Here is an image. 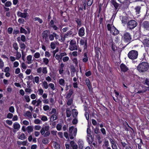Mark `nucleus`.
I'll use <instances>...</instances> for the list:
<instances>
[{
	"instance_id": "obj_23",
	"label": "nucleus",
	"mask_w": 149,
	"mask_h": 149,
	"mask_svg": "<svg viewBox=\"0 0 149 149\" xmlns=\"http://www.w3.org/2000/svg\"><path fill=\"white\" fill-rule=\"evenodd\" d=\"M70 143L73 149H77V145L74 143L73 141H71L70 142Z\"/></svg>"
},
{
	"instance_id": "obj_50",
	"label": "nucleus",
	"mask_w": 149,
	"mask_h": 149,
	"mask_svg": "<svg viewBox=\"0 0 149 149\" xmlns=\"http://www.w3.org/2000/svg\"><path fill=\"white\" fill-rule=\"evenodd\" d=\"M4 66V63L0 58V69H2Z\"/></svg>"
},
{
	"instance_id": "obj_4",
	"label": "nucleus",
	"mask_w": 149,
	"mask_h": 149,
	"mask_svg": "<svg viewBox=\"0 0 149 149\" xmlns=\"http://www.w3.org/2000/svg\"><path fill=\"white\" fill-rule=\"evenodd\" d=\"M77 130L76 128L71 126L69 128V136L71 139H74V136H75L77 134Z\"/></svg>"
},
{
	"instance_id": "obj_13",
	"label": "nucleus",
	"mask_w": 149,
	"mask_h": 149,
	"mask_svg": "<svg viewBox=\"0 0 149 149\" xmlns=\"http://www.w3.org/2000/svg\"><path fill=\"white\" fill-rule=\"evenodd\" d=\"M143 27L146 30H149V22L146 21L144 22L142 24Z\"/></svg>"
},
{
	"instance_id": "obj_33",
	"label": "nucleus",
	"mask_w": 149,
	"mask_h": 149,
	"mask_svg": "<svg viewBox=\"0 0 149 149\" xmlns=\"http://www.w3.org/2000/svg\"><path fill=\"white\" fill-rule=\"evenodd\" d=\"M73 93V90L71 89H70L69 90L68 93L67 94V97L68 98H70V96H71V95H72Z\"/></svg>"
},
{
	"instance_id": "obj_7",
	"label": "nucleus",
	"mask_w": 149,
	"mask_h": 149,
	"mask_svg": "<svg viewBox=\"0 0 149 149\" xmlns=\"http://www.w3.org/2000/svg\"><path fill=\"white\" fill-rule=\"evenodd\" d=\"M76 42L75 40H72L70 42L69 49L71 51L77 50V47L76 45Z\"/></svg>"
},
{
	"instance_id": "obj_10",
	"label": "nucleus",
	"mask_w": 149,
	"mask_h": 149,
	"mask_svg": "<svg viewBox=\"0 0 149 149\" xmlns=\"http://www.w3.org/2000/svg\"><path fill=\"white\" fill-rule=\"evenodd\" d=\"M78 34L79 36L81 37H82L84 35L85 29L83 27H81L79 29Z\"/></svg>"
},
{
	"instance_id": "obj_39",
	"label": "nucleus",
	"mask_w": 149,
	"mask_h": 149,
	"mask_svg": "<svg viewBox=\"0 0 149 149\" xmlns=\"http://www.w3.org/2000/svg\"><path fill=\"white\" fill-rule=\"evenodd\" d=\"M62 127V124L61 123L58 124L56 126V128L58 130L60 131Z\"/></svg>"
},
{
	"instance_id": "obj_30",
	"label": "nucleus",
	"mask_w": 149,
	"mask_h": 149,
	"mask_svg": "<svg viewBox=\"0 0 149 149\" xmlns=\"http://www.w3.org/2000/svg\"><path fill=\"white\" fill-rule=\"evenodd\" d=\"M72 111L73 112L72 115L73 117H76L78 114V112L77 111V109H73Z\"/></svg>"
},
{
	"instance_id": "obj_44",
	"label": "nucleus",
	"mask_w": 149,
	"mask_h": 149,
	"mask_svg": "<svg viewBox=\"0 0 149 149\" xmlns=\"http://www.w3.org/2000/svg\"><path fill=\"white\" fill-rule=\"evenodd\" d=\"M136 14H139L140 12L141 7L139 6H137L135 8Z\"/></svg>"
},
{
	"instance_id": "obj_42",
	"label": "nucleus",
	"mask_w": 149,
	"mask_h": 149,
	"mask_svg": "<svg viewBox=\"0 0 149 149\" xmlns=\"http://www.w3.org/2000/svg\"><path fill=\"white\" fill-rule=\"evenodd\" d=\"M9 110L10 112L13 113L15 112V108L13 106H11L9 107Z\"/></svg>"
},
{
	"instance_id": "obj_22",
	"label": "nucleus",
	"mask_w": 149,
	"mask_h": 149,
	"mask_svg": "<svg viewBox=\"0 0 149 149\" xmlns=\"http://www.w3.org/2000/svg\"><path fill=\"white\" fill-rule=\"evenodd\" d=\"M79 148L80 149H82L84 146V142L83 141L79 140L78 141Z\"/></svg>"
},
{
	"instance_id": "obj_3",
	"label": "nucleus",
	"mask_w": 149,
	"mask_h": 149,
	"mask_svg": "<svg viewBox=\"0 0 149 149\" xmlns=\"http://www.w3.org/2000/svg\"><path fill=\"white\" fill-rule=\"evenodd\" d=\"M108 30L114 35H116L119 33V31L114 27L112 23L108 24L107 25Z\"/></svg>"
},
{
	"instance_id": "obj_49",
	"label": "nucleus",
	"mask_w": 149,
	"mask_h": 149,
	"mask_svg": "<svg viewBox=\"0 0 149 149\" xmlns=\"http://www.w3.org/2000/svg\"><path fill=\"white\" fill-rule=\"evenodd\" d=\"M39 77L38 76L35 77L34 78L35 82L37 84L39 83Z\"/></svg>"
},
{
	"instance_id": "obj_53",
	"label": "nucleus",
	"mask_w": 149,
	"mask_h": 149,
	"mask_svg": "<svg viewBox=\"0 0 149 149\" xmlns=\"http://www.w3.org/2000/svg\"><path fill=\"white\" fill-rule=\"evenodd\" d=\"M20 32L21 33H24L25 34L27 33V32L24 29L21 27L20 29Z\"/></svg>"
},
{
	"instance_id": "obj_9",
	"label": "nucleus",
	"mask_w": 149,
	"mask_h": 149,
	"mask_svg": "<svg viewBox=\"0 0 149 149\" xmlns=\"http://www.w3.org/2000/svg\"><path fill=\"white\" fill-rule=\"evenodd\" d=\"M142 43L145 47H149V37H145L143 40Z\"/></svg>"
},
{
	"instance_id": "obj_19",
	"label": "nucleus",
	"mask_w": 149,
	"mask_h": 149,
	"mask_svg": "<svg viewBox=\"0 0 149 149\" xmlns=\"http://www.w3.org/2000/svg\"><path fill=\"white\" fill-rule=\"evenodd\" d=\"M23 115L24 116L30 118H31L32 117L31 113L29 111H27L24 113Z\"/></svg>"
},
{
	"instance_id": "obj_18",
	"label": "nucleus",
	"mask_w": 149,
	"mask_h": 149,
	"mask_svg": "<svg viewBox=\"0 0 149 149\" xmlns=\"http://www.w3.org/2000/svg\"><path fill=\"white\" fill-rule=\"evenodd\" d=\"M80 44L81 45H84V48H86V47L87 40L84 39H81L80 40Z\"/></svg>"
},
{
	"instance_id": "obj_11",
	"label": "nucleus",
	"mask_w": 149,
	"mask_h": 149,
	"mask_svg": "<svg viewBox=\"0 0 149 149\" xmlns=\"http://www.w3.org/2000/svg\"><path fill=\"white\" fill-rule=\"evenodd\" d=\"M28 13H22L21 12L18 11L17 13V15L19 17L26 18L27 16Z\"/></svg>"
},
{
	"instance_id": "obj_29",
	"label": "nucleus",
	"mask_w": 149,
	"mask_h": 149,
	"mask_svg": "<svg viewBox=\"0 0 149 149\" xmlns=\"http://www.w3.org/2000/svg\"><path fill=\"white\" fill-rule=\"evenodd\" d=\"M42 86L43 88H45V89H47L48 88V83L46 81H44L42 82Z\"/></svg>"
},
{
	"instance_id": "obj_20",
	"label": "nucleus",
	"mask_w": 149,
	"mask_h": 149,
	"mask_svg": "<svg viewBox=\"0 0 149 149\" xmlns=\"http://www.w3.org/2000/svg\"><path fill=\"white\" fill-rule=\"evenodd\" d=\"M26 130L27 132L29 133L32 132L33 131V127L32 126H28L26 128Z\"/></svg>"
},
{
	"instance_id": "obj_58",
	"label": "nucleus",
	"mask_w": 149,
	"mask_h": 149,
	"mask_svg": "<svg viewBox=\"0 0 149 149\" xmlns=\"http://www.w3.org/2000/svg\"><path fill=\"white\" fill-rule=\"evenodd\" d=\"M42 102L41 100L40 99H38L37 100V103L36 105V107L40 105H41L42 104Z\"/></svg>"
},
{
	"instance_id": "obj_32",
	"label": "nucleus",
	"mask_w": 149,
	"mask_h": 149,
	"mask_svg": "<svg viewBox=\"0 0 149 149\" xmlns=\"http://www.w3.org/2000/svg\"><path fill=\"white\" fill-rule=\"evenodd\" d=\"M42 60L43 63L45 65H48L49 63V60L47 58H43Z\"/></svg>"
},
{
	"instance_id": "obj_46",
	"label": "nucleus",
	"mask_w": 149,
	"mask_h": 149,
	"mask_svg": "<svg viewBox=\"0 0 149 149\" xmlns=\"http://www.w3.org/2000/svg\"><path fill=\"white\" fill-rule=\"evenodd\" d=\"M43 110L45 111H46L49 110L50 109V107H49L48 105H44L43 107Z\"/></svg>"
},
{
	"instance_id": "obj_47",
	"label": "nucleus",
	"mask_w": 149,
	"mask_h": 149,
	"mask_svg": "<svg viewBox=\"0 0 149 149\" xmlns=\"http://www.w3.org/2000/svg\"><path fill=\"white\" fill-rule=\"evenodd\" d=\"M24 98L25 100L27 102H29L30 101V98L29 97V96L27 95H25L24 96Z\"/></svg>"
},
{
	"instance_id": "obj_38",
	"label": "nucleus",
	"mask_w": 149,
	"mask_h": 149,
	"mask_svg": "<svg viewBox=\"0 0 149 149\" xmlns=\"http://www.w3.org/2000/svg\"><path fill=\"white\" fill-rule=\"evenodd\" d=\"M57 118V114H54L51 116V119H52L53 121L56 120Z\"/></svg>"
},
{
	"instance_id": "obj_62",
	"label": "nucleus",
	"mask_w": 149,
	"mask_h": 149,
	"mask_svg": "<svg viewBox=\"0 0 149 149\" xmlns=\"http://www.w3.org/2000/svg\"><path fill=\"white\" fill-rule=\"evenodd\" d=\"M19 65V63L18 62L16 61L13 63V67L14 68H17L18 67Z\"/></svg>"
},
{
	"instance_id": "obj_41",
	"label": "nucleus",
	"mask_w": 149,
	"mask_h": 149,
	"mask_svg": "<svg viewBox=\"0 0 149 149\" xmlns=\"http://www.w3.org/2000/svg\"><path fill=\"white\" fill-rule=\"evenodd\" d=\"M34 20L35 21H37L40 24L42 23L43 21L42 19H40L38 17H36L34 18Z\"/></svg>"
},
{
	"instance_id": "obj_59",
	"label": "nucleus",
	"mask_w": 149,
	"mask_h": 149,
	"mask_svg": "<svg viewBox=\"0 0 149 149\" xmlns=\"http://www.w3.org/2000/svg\"><path fill=\"white\" fill-rule=\"evenodd\" d=\"M69 59L68 57L66 56L63 57L62 60L64 62H66L68 61Z\"/></svg>"
},
{
	"instance_id": "obj_48",
	"label": "nucleus",
	"mask_w": 149,
	"mask_h": 149,
	"mask_svg": "<svg viewBox=\"0 0 149 149\" xmlns=\"http://www.w3.org/2000/svg\"><path fill=\"white\" fill-rule=\"evenodd\" d=\"M17 143L19 144H22L23 146H26L27 144V142L25 141L21 142L18 141Z\"/></svg>"
},
{
	"instance_id": "obj_37",
	"label": "nucleus",
	"mask_w": 149,
	"mask_h": 149,
	"mask_svg": "<svg viewBox=\"0 0 149 149\" xmlns=\"http://www.w3.org/2000/svg\"><path fill=\"white\" fill-rule=\"evenodd\" d=\"M53 146L54 148L56 149H58L60 148V145L55 142L53 143Z\"/></svg>"
},
{
	"instance_id": "obj_57",
	"label": "nucleus",
	"mask_w": 149,
	"mask_h": 149,
	"mask_svg": "<svg viewBox=\"0 0 149 149\" xmlns=\"http://www.w3.org/2000/svg\"><path fill=\"white\" fill-rule=\"evenodd\" d=\"M13 47L15 50L17 51H18V47L17 43H14L13 45Z\"/></svg>"
},
{
	"instance_id": "obj_1",
	"label": "nucleus",
	"mask_w": 149,
	"mask_h": 149,
	"mask_svg": "<svg viewBox=\"0 0 149 149\" xmlns=\"http://www.w3.org/2000/svg\"><path fill=\"white\" fill-rule=\"evenodd\" d=\"M49 126L48 125H44L40 130L41 134L45 137L49 136L50 132L49 131Z\"/></svg>"
},
{
	"instance_id": "obj_17",
	"label": "nucleus",
	"mask_w": 149,
	"mask_h": 149,
	"mask_svg": "<svg viewBox=\"0 0 149 149\" xmlns=\"http://www.w3.org/2000/svg\"><path fill=\"white\" fill-rule=\"evenodd\" d=\"M26 63L28 64H30L33 62V60H32V56L31 55L28 56L26 57Z\"/></svg>"
},
{
	"instance_id": "obj_34",
	"label": "nucleus",
	"mask_w": 149,
	"mask_h": 149,
	"mask_svg": "<svg viewBox=\"0 0 149 149\" xmlns=\"http://www.w3.org/2000/svg\"><path fill=\"white\" fill-rule=\"evenodd\" d=\"M55 57L56 59L59 61H61L62 58L60 54L59 55L58 54H56L55 55Z\"/></svg>"
},
{
	"instance_id": "obj_15",
	"label": "nucleus",
	"mask_w": 149,
	"mask_h": 149,
	"mask_svg": "<svg viewBox=\"0 0 149 149\" xmlns=\"http://www.w3.org/2000/svg\"><path fill=\"white\" fill-rule=\"evenodd\" d=\"M109 140L111 144V147L112 149H117V147L115 141L111 139H110Z\"/></svg>"
},
{
	"instance_id": "obj_35",
	"label": "nucleus",
	"mask_w": 149,
	"mask_h": 149,
	"mask_svg": "<svg viewBox=\"0 0 149 149\" xmlns=\"http://www.w3.org/2000/svg\"><path fill=\"white\" fill-rule=\"evenodd\" d=\"M20 65L21 68L24 69H26L27 68V65L24 62L21 63Z\"/></svg>"
},
{
	"instance_id": "obj_5",
	"label": "nucleus",
	"mask_w": 149,
	"mask_h": 149,
	"mask_svg": "<svg viewBox=\"0 0 149 149\" xmlns=\"http://www.w3.org/2000/svg\"><path fill=\"white\" fill-rule=\"evenodd\" d=\"M138 52L135 50L130 51L128 54V57L131 59L134 60L136 59L138 57Z\"/></svg>"
},
{
	"instance_id": "obj_25",
	"label": "nucleus",
	"mask_w": 149,
	"mask_h": 149,
	"mask_svg": "<svg viewBox=\"0 0 149 149\" xmlns=\"http://www.w3.org/2000/svg\"><path fill=\"white\" fill-rule=\"evenodd\" d=\"M92 136L90 134H87V140L89 144L91 143Z\"/></svg>"
},
{
	"instance_id": "obj_55",
	"label": "nucleus",
	"mask_w": 149,
	"mask_h": 149,
	"mask_svg": "<svg viewBox=\"0 0 149 149\" xmlns=\"http://www.w3.org/2000/svg\"><path fill=\"white\" fill-rule=\"evenodd\" d=\"M43 90L42 88H40L38 90V94L40 95H42L43 93Z\"/></svg>"
},
{
	"instance_id": "obj_40",
	"label": "nucleus",
	"mask_w": 149,
	"mask_h": 149,
	"mask_svg": "<svg viewBox=\"0 0 149 149\" xmlns=\"http://www.w3.org/2000/svg\"><path fill=\"white\" fill-rule=\"evenodd\" d=\"M40 54L39 52H36L34 54V56L36 58H38L40 57Z\"/></svg>"
},
{
	"instance_id": "obj_64",
	"label": "nucleus",
	"mask_w": 149,
	"mask_h": 149,
	"mask_svg": "<svg viewBox=\"0 0 149 149\" xmlns=\"http://www.w3.org/2000/svg\"><path fill=\"white\" fill-rule=\"evenodd\" d=\"M112 3L116 9H117L118 6V4L115 1H113Z\"/></svg>"
},
{
	"instance_id": "obj_54",
	"label": "nucleus",
	"mask_w": 149,
	"mask_h": 149,
	"mask_svg": "<svg viewBox=\"0 0 149 149\" xmlns=\"http://www.w3.org/2000/svg\"><path fill=\"white\" fill-rule=\"evenodd\" d=\"M50 47L52 49H55L56 47V44L54 42H51Z\"/></svg>"
},
{
	"instance_id": "obj_61",
	"label": "nucleus",
	"mask_w": 149,
	"mask_h": 149,
	"mask_svg": "<svg viewBox=\"0 0 149 149\" xmlns=\"http://www.w3.org/2000/svg\"><path fill=\"white\" fill-rule=\"evenodd\" d=\"M48 86L50 87L52 90H54L55 89L54 86L53 84L50 83L49 84Z\"/></svg>"
},
{
	"instance_id": "obj_27",
	"label": "nucleus",
	"mask_w": 149,
	"mask_h": 149,
	"mask_svg": "<svg viewBox=\"0 0 149 149\" xmlns=\"http://www.w3.org/2000/svg\"><path fill=\"white\" fill-rule=\"evenodd\" d=\"M66 113L67 117H70L71 115L70 109L69 108H67L66 110Z\"/></svg>"
},
{
	"instance_id": "obj_14",
	"label": "nucleus",
	"mask_w": 149,
	"mask_h": 149,
	"mask_svg": "<svg viewBox=\"0 0 149 149\" xmlns=\"http://www.w3.org/2000/svg\"><path fill=\"white\" fill-rule=\"evenodd\" d=\"M120 68L121 71L124 72L127 71L128 70V68L126 66L123 64H121L120 65Z\"/></svg>"
},
{
	"instance_id": "obj_26",
	"label": "nucleus",
	"mask_w": 149,
	"mask_h": 149,
	"mask_svg": "<svg viewBox=\"0 0 149 149\" xmlns=\"http://www.w3.org/2000/svg\"><path fill=\"white\" fill-rule=\"evenodd\" d=\"M22 55L21 53L20 52H18L17 51L16 53V58L17 60H19L21 57Z\"/></svg>"
},
{
	"instance_id": "obj_63",
	"label": "nucleus",
	"mask_w": 149,
	"mask_h": 149,
	"mask_svg": "<svg viewBox=\"0 0 149 149\" xmlns=\"http://www.w3.org/2000/svg\"><path fill=\"white\" fill-rule=\"evenodd\" d=\"M13 116V115L11 113H8L7 116V118L11 119L12 118Z\"/></svg>"
},
{
	"instance_id": "obj_6",
	"label": "nucleus",
	"mask_w": 149,
	"mask_h": 149,
	"mask_svg": "<svg viewBox=\"0 0 149 149\" xmlns=\"http://www.w3.org/2000/svg\"><path fill=\"white\" fill-rule=\"evenodd\" d=\"M122 39L123 41L128 43H130L132 40V38L130 34L127 32L124 33L122 37Z\"/></svg>"
},
{
	"instance_id": "obj_16",
	"label": "nucleus",
	"mask_w": 149,
	"mask_h": 149,
	"mask_svg": "<svg viewBox=\"0 0 149 149\" xmlns=\"http://www.w3.org/2000/svg\"><path fill=\"white\" fill-rule=\"evenodd\" d=\"M17 137L19 139L23 140L26 138V136L23 133H21L20 132H18Z\"/></svg>"
},
{
	"instance_id": "obj_12",
	"label": "nucleus",
	"mask_w": 149,
	"mask_h": 149,
	"mask_svg": "<svg viewBox=\"0 0 149 149\" xmlns=\"http://www.w3.org/2000/svg\"><path fill=\"white\" fill-rule=\"evenodd\" d=\"M13 127L15 131H17L20 129V125L18 123L16 122L13 124Z\"/></svg>"
},
{
	"instance_id": "obj_51",
	"label": "nucleus",
	"mask_w": 149,
	"mask_h": 149,
	"mask_svg": "<svg viewBox=\"0 0 149 149\" xmlns=\"http://www.w3.org/2000/svg\"><path fill=\"white\" fill-rule=\"evenodd\" d=\"M42 72L44 74H46L47 73V68L46 67L42 68Z\"/></svg>"
},
{
	"instance_id": "obj_43",
	"label": "nucleus",
	"mask_w": 149,
	"mask_h": 149,
	"mask_svg": "<svg viewBox=\"0 0 149 149\" xmlns=\"http://www.w3.org/2000/svg\"><path fill=\"white\" fill-rule=\"evenodd\" d=\"M47 31H45L42 33V35L44 38H46L47 37Z\"/></svg>"
},
{
	"instance_id": "obj_45",
	"label": "nucleus",
	"mask_w": 149,
	"mask_h": 149,
	"mask_svg": "<svg viewBox=\"0 0 149 149\" xmlns=\"http://www.w3.org/2000/svg\"><path fill=\"white\" fill-rule=\"evenodd\" d=\"M76 22L77 24V28L79 27L81 25V22L79 19H77L76 20Z\"/></svg>"
},
{
	"instance_id": "obj_31",
	"label": "nucleus",
	"mask_w": 149,
	"mask_h": 149,
	"mask_svg": "<svg viewBox=\"0 0 149 149\" xmlns=\"http://www.w3.org/2000/svg\"><path fill=\"white\" fill-rule=\"evenodd\" d=\"M86 84L89 90H90L91 88L90 81L89 79H86Z\"/></svg>"
},
{
	"instance_id": "obj_2",
	"label": "nucleus",
	"mask_w": 149,
	"mask_h": 149,
	"mask_svg": "<svg viewBox=\"0 0 149 149\" xmlns=\"http://www.w3.org/2000/svg\"><path fill=\"white\" fill-rule=\"evenodd\" d=\"M148 66V65L147 63L143 62L139 65L137 67V69L139 72H144L147 70Z\"/></svg>"
},
{
	"instance_id": "obj_52",
	"label": "nucleus",
	"mask_w": 149,
	"mask_h": 149,
	"mask_svg": "<svg viewBox=\"0 0 149 149\" xmlns=\"http://www.w3.org/2000/svg\"><path fill=\"white\" fill-rule=\"evenodd\" d=\"M49 141L48 139L46 138H45L42 140V143L45 144H47L49 143Z\"/></svg>"
},
{
	"instance_id": "obj_8",
	"label": "nucleus",
	"mask_w": 149,
	"mask_h": 149,
	"mask_svg": "<svg viewBox=\"0 0 149 149\" xmlns=\"http://www.w3.org/2000/svg\"><path fill=\"white\" fill-rule=\"evenodd\" d=\"M137 25L136 22L134 20H131L129 21L127 24V26L130 29L134 28Z\"/></svg>"
},
{
	"instance_id": "obj_21",
	"label": "nucleus",
	"mask_w": 149,
	"mask_h": 149,
	"mask_svg": "<svg viewBox=\"0 0 149 149\" xmlns=\"http://www.w3.org/2000/svg\"><path fill=\"white\" fill-rule=\"evenodd\" d=\"M20 47L21 49V52H24V50L26 47V45L24 43H21L20 44Z\"/></svg>"
},
{
	"instance_id": "obj_56",
	"label": "nucleus",
	"mask_w": 149,
	"mask_h": 149,
	"mask_svg": "<svg viewBox=\"0 0 149 149\" xmlns=\"http://www.w3.org/2000/svg\"><path fill=\"white\" fill-rule=\"evenodd\" d=\"M12 5V3L10 1H7L5 4V6L6 7H9Z\"/></svg>"
},
{
	"instance_id": "obj_24",
	"label": "nucleus",
	"mask_w": 149,
	"mask_h": 149,
	"mask_svg": "<svg viewBox=\"0 0 149 149\" xmlns=\"http://www.w3.org/2000/svg\"><path fill=\"white\" fill-rule=\"evenodd\" d=\"M58 82L59 84L62 86H64L65 85V81L63 79H59Z\"/></svg>"
},
{
	"instance_id": "obj_28",
	"label": "nucleus",
	"mask_w": 149,
	"mask_h": 149,
	"mask_svg": "<svg viewBox=\"0 0 149 149\" xmlns=\"http://www.w3.org/2000/svg\"><path fill=\"white\" fill-rule=\"evenodd\" d=\"M88 61V58L87 56L86 53H84V57L83 59V62H86Z\"/></svg>"
},
{
	"instance_id": "obj_60",
	"label": "nucleus",
	"mask_w": 149,
	"mask_h": 149,
	"mask_svg": "<svg viewBox=\"0 0 149 149\" xmlns=\"http://www.w3.org/2000/svg\"><path fill=\"white\" fill-rule=\"evenodd\" d=\"M41 120L44 121H47V116H42L41 118Z\"/></svg>"
},
{
	"instance_id": "obj_36",
	"label": "nucleus",
	"mask_w": 149,
	"mask_h": 149,
	"mask_svg": "<svg viewBox=\"0 0 149 149\" xmlns=\"http://www.w3.org/2000/svg\"><path fill=\"white\" fill-rule=\"evenodd\" d=\"M72 32L71 31H69L67 32V33L65 34L64 36L65 38H68L69 37H70L72 34Z\"/></svg>"
}]
</instances>
